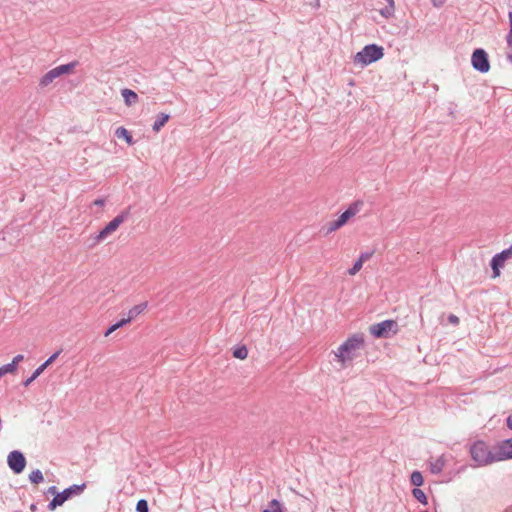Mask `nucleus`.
I'll list each match as a JSON object with an SVG mask.
<instances>
[{
  "label": "nucleus",
  "mask_w": 512,
  "mask_h": 512,
  "mask_svg": "<svg viewBox=\"0 0 512 512\" xmlns=\"http://www.w3.org/2000/svg\"><path fill=\"white\" fill-rule=\"evenodd\" d=\"M137 512H149L148 502L145 499H140L136 504Z\"/></svg>",
  "instance_id": "nucleus-26"
},
{
  "label": "nucleus",
  "mask_w": 512,
  "mask_h": 512,
  "mask_svg": "<svg viewBox=\"0 0 512 512\" xmlns=\"http://www.w3.org/2000/svg\"><path fill=\"white\" fill-rule=\"evenodd\" d=\"M130 216V208L122 211L113 220H111L94 238L91 247L106 239L110 234L115 232L119 226L124 223Z\"/></svg>",
  "instance_id": "nucleus-5"
},
{
  "label": "nucleus",
  "mask_w": 512,
  "mask_h": 512,
  "mask_svg": "<svg viewBox=\"0 0 512 512\" xmlns=\"http://www.w3.org/2000/svg\"><path fill=\"white\" fill-rule=\"evenodd\" d=\"M29 480L33 483V484H39L43 481V474L42 472L39 470V469H36V470H33L30 474H29Z\"/></svg>",
  "instance_id": "nucleus-24"
},
{
  "label": "nucleus",
  "mask_w": 512,
  "mask_h": 512,
  "mask_svg": "<svg viewBox=\"0 0 512 512\" xmlns=\"http://www.w3.org/2000/svg\"><path fill=\"white\" fill-rule=\"evenodd\" d=\"M374 254V251H369V252H363L361 253V255L359 256L358 260H361L362 263L368 261Z\"/></svg>",
  "instance_id": "nucleus-29"
},
{
  "label": "nucleus",
  "mask_w": 512,
  "mask_h": 512,
  "mask_svg": "<svg viewBox=\"0 0 512 512\" xmlns=\"http://www.w3.org/2000/svg\"><path fill=\"white\" fill-rule=\"evenodd\" d=\"M233 356L237 359L244 360L248 357V349L245 345L239 346L234 349Z\"/></svg>",
  "instance_id": "nucleus-20"
},
{
  "label": "nucleus",
  "mask_w": 512,
  "mask_h": 512,
  "mask_svg": "<svg viewBox=\"0 0 512 512\" xmlns=\"http://www.w3.org/2000/svg\"><path fill=\"white\" fill-rule=\"evenodd\" d=\"M105 203H106L105 198H98L93 202V205L103 207L105 205Z\"/></svg>",
  "instance_id": "nucleus-35"
},
{
  "label": "nucleus",
  "mask_w": 512,
  "mask_h": 512,
  "mask_svg": "<svg viewBox=\"0 0 512 512\" xmlns=\"http://www.w3.org/2000/svg\"><path fill=\"white\" fill-rule=\"evenodd\" d=\"M473 68L480 73H487L490 70L488 54L484 49H476L471 57Z\"/></svg>",
  "instance_id": "nucleus-8"
},
{
  "label": "nucleus",
  "mask_w": 512,
  "mask_h": 512,
  "mask_svg": "<svg viewBox=\"0 0 512 512\" xmlns=\"http://www.w3.org/2000/svg\"><path fill=\"white\" fill-rule=\"evenodd\" d=\"M506 40L508 46L507 59L512 63V33L508 32Z\"/></svg>",
  "instance_id": "nucleus-28"
},
{
  "label": "nucleus",
  "mask_w": 512,
  "mask_h": 512,
  "mask_svg": "<svg viewBox=\"0 0 512 512\" xmlns=\"http://www.w3.org/2000/svg\"><path fill=\"white\" fill-rule=\"evenodd\" d=\"M36 379V377H34V375L32 374L28 379H26L24 382H23V385L25 387L29 386L34 380Z\"/></svg>",
  "instance_id": "nucleus-36"
},
{
  "label": "nucleus",
  "mask_w": 512,
  "mask_h": 512,
  "mask_svg": "<svg viewBox=\"0 0 512 512\" xmlns=\"http://www.w3.org/2000/svg\"><path fill=\"white\" fill-rule=\"evenodd\" d=\"M363 206L362 201H355L352 203L339 217L337 220L328 222L323 229H325V235H328L347 223V221L354 217L357 213L360 212Z\"/></svg>",
  "instance_id": "nucleus-4"
},
{
  "label": "nucleus",
  "mask_w": 512,
  "mask_h": 512,
  "mask_svg": "<svg viewBox=\"0 0 512 512\" xmlns=\"http://www.w3.org/2000/svg\"><path fill=\"white\" fill-rule=\"evenodd\" d=\"M364 346V338L360 334H354L349 337L340 347L337 352H335V356L338 361L341 363H345L346 361H351L356 356V352L362 349Z\"/></svg>",
  "instance_id": "nucleus-1"
},
{
  "label": "nucleus",
  "mask_w": 512,
  "mask_h": 512,
  "mask_svg": "<svg viewBox=\"0 0 512 512\" xmlns=\"http://www.w3.org/2000/svg\"><path fill=\"white\" fill-rule=\"evenodd\" d=\"M170 116L165 113H160L157 115V118L152 126L153 131L159 132L161 128L166 124V122L169 120Z\"/></svg>",
  "instance_id": "nucleus-14"
},
{
  "label": "nucleus",
  "mask_w": 512,
  "mask_h": 512,
  "mask_svg": "<svg viewBox=\"0 0 512 512\" xmlns=\"http://www.w3.org/2000/svg\"><path fill=\"white\" fill-rule=\"evenodd\" d=\"M412 495L415 499H417L420 503L426 505L428 503L426 494L419 488H414L412 490Z\"/></svg>",
  "instance_id": "nucleus-23"
},
{
  "label": "nucleus",
  "mask_w": 512,
  "mask_h": 512,
  "mask_svg": "<svg viewBox=\"0 0 512 512\" xmlns=\"http://www.w3.org/2000/svg\"><path fill=\"white\" fill-rule=\"evenodd\" d=\"M369 331L376 338H390L398 332V324L395 320H384L371 325Z\"/></svg>",
  "instance_id": "nucleus-7"
},
{
  "label": "nucleus",
  "mask_w": 512,
  "mask_h": 512,
  "mask_svg": "<svg viewBox=\"0 0 512 512\" xmlns=\"http://www.w3.org/2000/svg\"><path fill=\"white\" fill-rule=\"evenodd\" d=\"M410 481H411V484L415 486V488H418L419 486H421L423 484L424 479H423L422 474L419 471H414L411 474Z\"/></svg>",
  "instance_id": "nucleus-22"
},
{
  "label": "nucleus",
  "mask_w": 512,
  "mask_h": 512,
  "mask_svg": "<svg viewBox=\"0 0 512 512\" xmlns=\"http://www.w3.org/2000/svg\"><path fill=\"white\" fill-rule=\"evenodd\" d=\"M7 462L9 468L16 474H20L26 466V459L24 455L17 450L9 453Z\"/></svg>",
  "instance_id": "nucleus-10"
},
{
  "label": "nucleus",
  "mask_w": 512,
  "mask_h": 512,
  "mask_svg": "<svg viewBox=\"0 0 512 512\" xmlns=\"http://www.w3.org/2000/svg\"><path fill=\"white\" fill-rule=\"evenodd\" d=\"M47 368V366L43 363L41 364L34 372H33V375L34 377H38L41 375V373H43V371Z\"/></svg>",
  "instance_id": "nucleus-31"
},
{
  "label": "nucleus",
  "mask_w": 512,
  "mask_h": 512,
  "mask_svg": "<svg viewBox=\"0 0 512 512\" xmlns=\"http://www.w3.org/2000/svg\"><path fill=\"white\" fill-rule=\"evenodd\" d=\"M47 493L55 496L56 493H59V492L57 491L56 486H51L48 488Z\"/></svg>",
  "instance_id": "nucleus-37"
},
{
  "label": "nucleus",
  "mask_w": 512,
  "mask_h": 512,
  "mask_svg": "<svg viewBox=\"0 0 512 512\" xmlns=\"http://www.w3.org/2000/svg\"><path fill=\"white\" fill-rule=\"evenodd\" d=\"M130 322H131V320L127 317V318H123L120 321H118L116 323V325L118 326V329H119V328L123 327L124 325H126V324H128Z\"/></svg>",
  "instance_id": "nucleus-34"
},
{
  "label": "nucleus",
  "mask_w": 512,
  "mask_h": 512,
  "mask_svg": "<svg viewBox=\"0 0 512 512\" xmlns=\"http://www.w3.org/2000/svg\"><path fill=\"white\" fill-rule=\"evenodd\" d=\"M86 488V483H82L80 485L74 484L62 492L56 493L55 497L49 502L47 508L50 511L55 510L58 506L64 504L65 501L70 499L73 496L80 495Z\"/></svg>",
  "instance_id": "nucleus-6"
},
{
  "label": "nucleus",
  "mask_w": 512,
  "mask_h": 512,
  "mask_svg": "<svg viewBox=\"0 0 512 512\" xmlns=\"http://www.w3.org/2000/svg\"><path fill=\"white\" fill-rule=\"evenodd\" d=\"M263 512H284L281 503L273 499L269 502L268 508L265 509Z\"/></svg>",
  "instance_id": "nucleus-21"
},
{
  "label": "nucleus",
  "mask_w": 512,
  "mask_h": 512,
  "mask_svg": "<svg viewBox=\"0 0 512 512\" xmlns=\"http://www.w3.org/2000/svg\"><path fill=\"white\" fill-rule=\"evenodd\" d=\"M61 350L56 351L54 354H52L45 362L44 364L48 367L50 364H52L60 355Z\"/></svg>",
  "instance_id": "nucleus-30"
},
{
  "label": "nucleus",
  "mask_w": 512,
  "mask_h": 512,
  "mask_svg": "<svg viewBox=\"0 0 512 512\" xmlns=\"http://www.w3.org/2000/svg\"><path fill=\"white\" fill-rule=\"evenodd\" d=\"M147 308V302L140 303L138 305L133 306L128 311V318L132 321L135 319L138 315H140L145 309Z\"/></svg>",
  "instance_id": "nucleus-15"
},
{
  "label": "nucleus",
  "mask_w": 512,
  "mask_h": 512,
  "mask_svg": "<svg viewBox=\"0 0 512 512\" xmlns=\"http://www.w3.org/2000/svg\"><path fill=\"white\" fill-rule=\"evenodd\" d=\"M449 321L451 323H453V324H458L459 323V318L452 314V315L449 316Z\"/></svg>",
  "instance_id": "nucleus-38"
},
{
  "label": "nucleus",
  "mask_w": 512,
  "mask_h": 512,
  "mask_svg": "<svg viewBox=\"0 0 512 512\" xmlns=\"http://www.w3.org/2000/svg\"><path fill=\"white\" fill-rule=\"evenodd\" d=\"M445 460L443 456L438 457L434 462L430 463V471L433 474H439L443 471Z\"/></svg>",
  "instance_id": "nucleus-16"
},
{
  "label": "nucleus",
  "mask_w": 512,
  "mask_h": 512,
  "mask_svg": "<svg viewBox=\"0 0 512 512\" xmlns=\"http://www.w3.org/2000/svg\"><path fill=\"white\" fill-rule=\"evenodd\" d=\"M387 2V6L380 10V14L385 18H390L394 15L395 12V3L394 0H385Z\"/></svg>",
  "instance_id": "nucleus-19"
},
{
  "label": "nucleus",
  "mask_w": 512,
  "mask_h": 512,
  "mask_svg": "<svg viewBox=\"0 0 512 512\" xmlns=\"http://www.w3.org/2000/svg\"><path fill=\"white\" fill-rule=\"evenodd\" d=\"M118 329V326L115 324L111 325L107 330L106 332L104 333V336H109L111 333H113L114 331H116Z\"/></svg>",
  "instance_id": "nucleus-33"
},
{
  "label": "nucleus",
  "mask_w": 512,
  "mask_h": 512,
  "mask_svg": "<svg viewBox=\"0 0 512 512\" xmlns=\"http://www.w3.org/2000/svg\"><path fill=\"white\" fill-rule=\"evenodd\" d=\"M383 48L376 44L366 45L361 51L354 56V63L360 64L362 67L378 61L384 55Z\"/></svg>",
  "instance_id": "nucleus-3"
},
{
  "label": "nucleus",
  "mask_w": 512,
  "mask_h": 512,
  "mask_svg": "<svg viewBox=\"0 0 512 512\" xmlns=\"http://www.w3.org/2000/svg\"><path fill=\"white\" fill-rule=\"evenodd\" d=\"M508 18H509V25H510L509 32L512 33V11H510L508 13Z\"/></svg>",
  "instance_id": "nucleus-40"
},
{
  "label": "nucleus",
  "mask_w": 512,
  "mask_h": 512,
  "mask_svg": "<svg viewBox=\"0 0 512 512\" xmlns=\"http://www.w3.org/2000/svg\"><path fill=\"white\" fill-rule=\"evenodd\" d=\"M15 371H16V368H15L14 364H12V363H8V364L0 367L1 377L7 373H14Z\"/></svg>",
  "instance_id": "nucleus-25"
},
{
  "label": "nucleus",
  "mask_w": 512,
  "mask_h": 512,
  "mask_svg": "<svg viewBox=\"0 0 512 512\" xmlns=\"http://www.w3.org/2000/svg\"><path fill=\"white\" fill-rule=\"evenodd\" d=\"M470 455L477 466H487L497 462L495 449L490 450L484 441H476L470 447Z\"/></svg>",
  "instance_id": "nucleus-2"
},
{
  "label": "nucleus",
  "mask_w": 512,
  "mask_h": 512,
  "mask_svg": "<svg viewBox=\"0 0 512 512\" xmlns=\"http://www.w3.org/2000/svg\"><path fill=\"white\" fill-rule=\"evenodd\" d=\"M506 424L508 428L512 429V414L507 417Z\"/></svg>",
  "instance_id": "nucleus-39"
},
{
  "label": "nucleus",
  "mask_w": 512,
  "mask_h": 512,
  "mask_svg": "<svg viewBox=\"0 0 512 512\" xmlns=\"http://www.w3.org/2000/svg\"><path fill=\"white\" fill-rule=\"evenodd\" d=\"M115 135L118 138H123L129 145L134 144V140H133L130 132L124 127H118L115 131Z\"/></svg>",
  "instance_id": "nucleus-17"
},
{
  "label": "nucleus",
  "mask_w": 512,
  "mask_h": 512,
  "mask_svg": "<svg viewBox=\"0 0 512 512\" xmlns=\"http://www.w3.org/2000/svg\"><path fill=\"white\" fill-rule=\"evenodd\" d=\"M58 77L59 76H57L56 70L53 68L41 77V79L39 81V85L41 87H46Z\"/></svg>",
  "instance_id": "nucleus-13"
},
{
  "label": "nucleus",
  "mask_w": 512,
  "mask_h": 512,
  "mask_svg": "<svg viewBox=\"0 0 512 512\" xmlns=\"http://www.w3.org/2000/svg\"><path fill=\"white\" fill-rule=\"evenodd\" d=\"M23 359H24L23 355L19 354V355L15 356V357L13 358V360H12V362H11V363H12V364H14L15 368L17 369V365H18L21 361H23Z\"/></svg>",
  "instance_id": "nucleus-32"
},
{
  "label": "nucleus",
  "mask_w": 512,
  "mask_h": 512,
  "mask_svg": "<svg viewBox=\"0 0 512 512\" xmlns=\"http://www.w3.org/2000/svg\"><path fill=\"white\" fill-rule=\"evenodd\" d=\"M121 94L124 98L125 104L128 106H131L138 101V95L133 90L125 88L122 89Z\"/></svg>",
  "instance_id": "nucleus-12"
},
{
  "label": "nucleus",
  "mask_w": 512,
  "mask_h": 512,
  "mask_svg": "<svg viewBox=\"0 0 512 512\" xmlns=\"http://www.w3.org/2000/svg\"><path fill=\"white\" fill-rule=\"evenodd\" d=\"M497 462L512 458V437L503 440L495 447Z\"/></svg>",
  "instance_id": "nucleus-11"
},
{
  "label": "nucleus",
  "mask_w": 512,
  "mask_h": 512,
  "mask_svg": "<svg viewBox=\"0 0 512 512\" xmlns=\"http://www.w3.org/2000/svg\"><path fill=\"white\" fill-rule=\"evenodd\" d=\"M76 65H77V62H71L68 64H63V65L57 66L54 69L56 70L57 76L60 77L61 75L68 74V73L72 72L73 69L76 67Z\"/></svg>",
  "instance_id": "nucleus-18"
},
{
  "label": "nucleus",
  "mask_w": 512,
  "mask_h": 512,
  "mask_svg": "<svg viewBox=\"0 0 512 512\" xmlns=\"http://www.w3.org/2000/svg\"><path fill=\"white\" fill-rule=\"evenodd\" d=\"M512 257V245L501 251L500 253L493 256L491 260V268L493 271V278L500 276V268H502L505 264V261Z\"/></svg>",
  "instance_id": "nucleus-9"
},
{
  "label": "nucleus",
  "mask_w": 512,
  "mask_h": 512,
  "mask_svg": "<svg viewBox=\"0 0 512 512\" xmlns=\"http://www.w3.org/2000/svg\"><path fill=\"white\" fill-rule=\"evenodd\" d=\"M363 266V263L361 260H356L353 266L348 270L349 275H355L357 274Z\"/></svg>",
  "instance_id": "nucleus-27"
}]
</instances>
